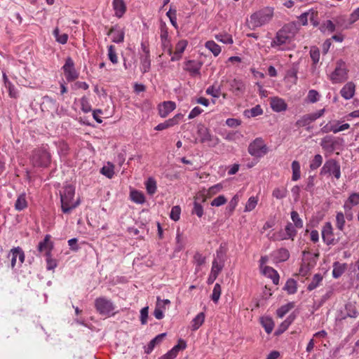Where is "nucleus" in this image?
<instances>
[{
    "label": "nucleus",
    "mask_w": 359,
    "mask_h": 359,
    "mask_svg": "<svg viewBox=\"0 0 359 359\" xmlns=\"http://www.w3.org/2000/svg\"><path fill=\"white\" fill-rule=\"evenodd\" d=\"M316 119L313 117L312 113L307 114L302 116L298 119L295 123V126L298 128L308 126L309 124L315 121Z\"/></svg>",
    "instance_id": "obj_25"
},
{
    "label": "nucleus",
    "mask_w": 359,
    "mask_h": 359,
    "mask_svg": "<svg viewBox=\"0 0 359 359\" xmlns=\"http://www.w3.org/2000/svg\"><path fill=\"white\" fill-rule=\"evenodd\" d=\"M141 61V71L143 74L148 72L151 67L150 55H142L140 57Z\"/></svg>",
    "instance_id": "obj_33"
},
{
    "label": "nucleus",
    "mask_w": 359,
    "mask_h": 359,
    "mask_svg": "<svg viewBox=\"0 0 359 359\" xmlns=\"http://www.w3.org/2000/svg\"><path fill=\"white\" fill-rule=\"evenodd\" d=\"M263 114V110L260 105H256L250 109H246L244 111V115L248 118L255 117Z\"/></svg>",
    "instance_id": "obj_32"
},
{
    "label": "nucleus",
    "mask_w": 359,
    "mask_h": 359,
    "mask_svg": "<svg viewBox=\"0 0 359 359\" xmlns=\"http://www.w3.org/2000/svg\"><path fill=\"white\" fill-rule=\"evenodd\" d=\"M227 200L223 195H220L217 197H216L215 199H213L211 201L210 205L212 206L219 207L221 206L226 203Z\"/></svg>",
    "instance_id": "obj_64"
},
{
    "label": "nucleus",
    "mask_w": 359,
    "mask_h": 359,
    "mask_svg": "<svg viewBox=\"0 0 359 359\" xmlns=\"http://www.w3.org/2000/svg\"><path fill=\"white\" fill-rule=\"evenodd\" d=\"M183 117L182 114H177L174 116L172 118H169L164 121L163 123H161L155 127V130H163L167 129L168 128L172 127L179 123L180 121Z\"/></svg>",
    "instance_id": "obj_15"
},
{
    "label": "nucleus",
    "mask_w": 359,
    "mask_h": 359,
    "mask_svg": "<svg viewBox=\"0 0 359 359\" xmlns=\"http://www.w3.org/2000/svg\"><path fill=\"white\" fill-rule=\"evenodd\" d=\"M290 257V252L286 248H280L279 249L276 255V259L278 262H285Z\"/></svg>",
    "instance_id": "obj_44"
},
{
    "label": "nucleus",
    "mask_w": 359,
    "mask_h": 359,
    "mask_svg": "<svg viewBox=\"0 0 359 359\" xmlns=\"http://www.w3.org/2000/svg\"><path fill=\"white\" fill-rule=\"evenodd\" d=\"M320 29L322 32L327 31L330 33H332L335 31V25L332 20H327L321 25Z\"/></svg>",
    "instance_id": "obj_49"
},
{
    "label": "nucleus",
    "mask_w": 359,
    "mask_h": 359,
    "mask_svg": "<svg viewBox=\"0 0 359 359\" xmlns=\"http://www.w3.org/2000/svg\"><path fill=\"white\" fill-rule=\"evenodd\" d=\"M108 57L113 64H116L118 62L117 55L115 51L114 46L112 45L108 46Z\"/></svg>",
    "instance_id": "obj_62"
},
{
    "label": "nucleus",
    "mask_w": 359,
    "mask_h": 359,
    "mask_svg": "<svg viewBox=\"0 0 359 359\" xmlns=\"http://www.w3.org/2000/svg\"><path fill=\"white\" fill-rule=\"evenodd\" d=\"M221 286L219 283H216L213 287L212 293L211 295V299L215 302L217 303L221 295Z\"/></svg>",
    "instance_id": "obj_54"
},
{
    "label": "nucleus",
    "mask_w": 359,
    "mask_h": 359,
    "mask_svg": "<svg viewBox=\"0 0 359 359\" xmlns=\"http://www.w3.org/2000/svg\"><path fill=\"white\" fill-rule=\"evenodd\" d=\"M295 318V316L294 314H290L280 325L278 329V332L282 333L285 331L288 327L291 325V323L294 321Z\"/></svg>",
    "instance_id": "obj_46"
},
{
    "label": "nucleus",
    "mask_w": 359,
    "mask_h": 359,
    "mask_svg": "<svg viewBox=\"0 0 359 359\" xmlns=\"http://www.w3.org/2000/svg\"><path fill=\"white\" fill-rule=\"evenodd\" d=\"M310 57L313 61V65H316L319 62L320 60V50L316 47H312L310 50Z\"/></svg>",
    "instance_id": "obj_56"
},
{
    "label": "nucleus",
    "mask_w": 359,
    "mask_h": 359,
    "mask_svg": "<svg viewBox=\"0 0 359 359\" xmlns=\"http://www.w3.org/2000/svg\"><path fill=\"white\" fill-rule=\"evenodd\" d=\"M74 194L75 189L71 185L66 186L62 192L60 193L61 208L64 213H69L79 205V201L72 202Z\"/></svg>",
    "instance_id": "obj_3"
},
{
    "label": "nucleus",
    "mask_w": 359,
    "mask_h": 359,
    "mask_svg": "<svg viewBox=\"0 0 359 359\" xmlns=\"http://www.w3.org/2000/svg\"><path fill=\"white\" fill-rule=\"evenodd\" d=\"M263 273L270 278L273 284L278 285L279 283V274L273 268L268 266H264L263 269Z\"/></svg>",
    "instance_id": "obj_22"
},
{
    "label": "nucleus",
    "mask_w": 359,
    "mask_h": 359,
    "mask_svg": "<svg viewBox=\"0 0 359 359\" xmlns=\"http://www.w3.org/2000/svg\"><path fill=\"white\" fill-rule=\"evenodd\" d=\"M344 144V140L342 138L334 137L331 135H327L323 137L320 142L322 148L330 152H332L337 149H341Z\"/></svg>",
    "instance_id": "obj_8"
},
{
    "label": "nucleus",
    "mask_w": 359,
    "mask_h": 359,
    "mask_svg": "<svg viewBox=\"0 0 359 359\" xmlns=\"http://www.w3.org/2000/svg\"><path fill=\"white\" fill-rule=\"evenodd\" d=\"M27 206V202L26 201L25 194H22L18 196L15 201V208L18 211H21L26 208Z\"/></svg>",
    "instance_id": "obj_35"
},
{
    "label": "nucleus",
    "mask_w": 359,
    "mask_h": 359,
    "mask_svg": "<svg viewBox=\"0 0 359 359\" xmlns=\"http://www.w3.org/2000/svg\"><path fill=\"white\" fill-rule=\"evenodd\" d=\"M320 94L316 90H310L308 93L306 100L310 103H316L320 99Z\"/></svg>",
    "instance_id": "obj_52"
},
{
    "label": "nucleus",
    "mask_w": 359,
    "mask_h": 359,
    "mask_svg": "<svg viewBox=\"0 0 359 359\" xmlns=\"http://www.w3.org/2000/svg\"><path fill=\"white\" fill-rule=\"evenodd\" d=\"M273 16V10L265 8L251 15L250 20L248 21V27L251 29H255L266 23L269 22Z\"/></svg>",
    "instance_id": "obj_1"
},
{
    "label": "nucleus",
    "mask_w": 359,
    "mask_h": 359,
    "mask_svg": "<svg viewBox=\"0 0 359 359\" xmlns=\"http://www.w3.org/2000/svg\"><path fill=\"white\" fill-rule=\"evenodd\" d=\"M291 219L294 223L292 224L294 225V227L298 229H301L303 227V221L299 217V215L297 211L293 210L291 212Z\"/></svg>",
    "instance_id": "obj_47"
},
{
    "label": "nucleus",
    "mask_w": 359,
    "mask_h": 359,
    "mask_svg": "<svg viewBox=\"0 0 359 359\" xmlns=\"http://www.w3.org/2000/svg\"><path fill=\"white\" fill-rule=\"evenodd\" d=\"M294 307V302H289L285 305H283L277 310V316L282 318L291 309Z\"/></svg>",
    "instance_id": "obj_36"
},
{
    "label": "nucleus",
    "mask_w": 359,
    "mask_h": 359,
    "mask_svg": "<svg viewBox=\"0 0 359 359\" xmlns=\"http://www.w3.org/2000/svg\"><path fill=\"white\" fill-rule=\"evenodd\" d=\"M257 198L254 197V196H251L246 205H245V212H250L252 211V210H254L257 204Z\"/></svg>",
    "instance_id": "obj_59"
},
{
    "label": "nucleus",
    "mask_w": 359,
    "mask_h": 359,
    "mask_svg": "<svg viewBox=\"0 0 359 359\" xmlns=\"http://www.w3.org/2000/svg\"><path fill=\"white\" fill-rule=\"evenodd\" d=\"M261 324L267 334H270L273 331L274 323L271 318L262 317L261 318Z\"/></svg>",
    "instance_id": "obj_30"
},
{
    "label": "nucleus",
    "mask_w": 359,
    "mask_h": 359,
    "mask_svg": "<svg viewBox=\"0 0 359 359\" xmlns=\"http://www.w3.org/2000/svg\"><path fill=\"white\" fill-rule=\"evenodd\" d=\"M147 191L149 195H153L157 189L156 182L154 178H149L145 183Z\"/></svg>",
    "instance_id": "obj_41"
},
{
    "label": "nucleus",
    "mask_w": 359,
    "mask_h": 359,
    "mask_svg": "<svg viewBox=\"0 0 359 359\" xmlns=\"http://www.w3.org/2000/svg\"><path fill=\"white\" fill-rule=\"evenodd\" d=\"M205 46L215 56H217L221 53L220 46L213 41H207Z\"/></svg>",
    "instance_id": "obj_39"
},
{
    "label": "nucleus",
    "mask_w": 359,
    "mask_h": 359,
    "mask_svg": "<svg viewBox=\"0 0 359 359\" xmlns=\"http://www.w3.org/2000/svg\"><path fill=\"white\" fill-rule=\"evenodd\" d=\"M270 105L271 109L276 112L284 111L287 109V105L285 100L278 97L271 98Z\"/></svg>",
    "instance_id": "obj_17"
},
{
    "label": "nucleus",
    "mask_w": 359,
    "mask_h": 359,
    "mask_svg": "<svg viewBox=\"0 0 359 359\" xmlns=\"http://www.w3.org/2000/svg\"><path fill=\"white\" fill-rule=\"evenodd\" d=\"M307 12L309 13V20L314 27H317L319 25L318 12L313 9H310Z\"/></svg>",
    "instance_id": "obj_60"
},
{
    "label": "nucleus",
    "mask_w": 359,
    "mask_h": 359,
    "mask_svg": "<svg viewBox=\"0 0 359 359\" xmlns=\"http://www.w3.org/2000/svg\"><path fill=\"white\" fill-rule=\"evenodd\" d=\"M163 310V306H161L160 297H158L156 308L154 311V316L156 319L161 320L164 317Z\"/></svg>",
    "instance_id": "obj_51"
},
{
    "label": "nucleus",
    "mask_w": 359,
    "mask_h": 359,
    "mask_svg": "<svg viewBox=\"0 0 359 359\" xmlns=\"http://www.w3.org/2000/svg\"><path fill=\"white\" fill-rule=\"evenodd\" d=\"M201 63L194 60H188L184 64V70L189 72L191 74H199Z\"/></svg>",
    "instance_id": "obj_23"
},
{
    "label": "nucleus",
    "mask_w": 359,
    "mask_h": 359,
    "mask_svg": "<svg viewBox=\"0 0 359 359\" xmlns=\"http://www.w3.org/2000/svg\"><path fill=\"white\" fill-rule=\"evenodd\" d=\"M322 238L323 242L327 245H333L337 241L334 239L333 228L332 224L329 222H326L322 228Z\"/></svg>",
    "instance_id": "obj_12"
},
{
    "label": "nucleus",
    "mask_w": 359,
    "mask_h": 359,
    "mask_svg": "<svg viewBox=\"0 0 359 359\" xmlns=\"http://www.w3.org/2000/svg\"><path fill=\"white\" fill-rule=\"evenodd\" d=\"M95 307L97 311L102 316H114L115 312V306L114 303L104 297H100L95 300Z\"/></svg>",
    "instance_id": "obj_5"
},
{
    "label": "nucleus",
    "mask_w": 359,
    "mask_h": 359,
    "mask_svg": "<svg viewBox=\"0 0 359 359\" xmlns=\"http://www.w3.org/2000/svg\"><path fill=\"white\" fill-rule=\"evenodd\" d=\"M186 347V341L183 339H180L177 345L158 359H174L177 357L179 351L185 349Z\"/></svg>",
    "instance_id": "obj_14"
},
{
    "label": "nucleus",
    "mask_w": 359,
    "mask_h": 359,
    "mask_svg": "<svg viewBox=\"0 0 359 359\" xmlns=\"http://www.w3.org/2000/svg\"><path fill=\"white\" fill-rule=\"evenodd\" d=\"M165 336L166 333H161L160 334H158L156 337L151 339L150 342L148 344L147 346L145 347L144 352L147 354H149L154 350L155 346L156 344H160Z\"/></svg>",
    "instance_id": "obj_24"
},
{
    "label": "nucleus",
    "mask_w": 359,
    "mask_h": 359,
    "mask_svg": "<svg viewBox=\"0 0 359 359\" xmlns=\"http://www.w3.org/2000/svg\"><path fill=\"white\" fill-rule=\"evenodd\" d=\"M230 90L235 93L236 95L243 94L245 91V84L241 80L234 79L229 81Z\"/></svg>",
    "instance_id": "obj_20"
},
{
    "label": "nucleus",
    "mask_w": 359,
    "mask_h": 359,
    "mask_svg": "<svg viewBox=\"0 0 359 359\" xmlns=\"http://www.w3.org/2000/svg\"><path fill=\"white\" fill-rule=\"evenodd\" d=\"M323 163V157L320 154H316L314 156L313 160L310 163V168L313 170L318 168Z\"/></svg>",
    "instance_id": "obj_53"
},
{
    "label": "nucleus",
    "mask_w": 359,
    "mask_h": 359,
    "mask_svg": "<svg viewBox=\"0 0 359 359\" xmlns=\"http://www.w3.org/2000/svg\"><path fill=\"white\" fill-rule=\"evenodd\" d=\"M248 151L252 156L261 158L267 154L268 147L262 137H257L250 143Z\"/></svg>",
    "instance_id": "obj_6"
},
{
    "label": "nucleus",
    "mask_w": 359,
    "mask_h": 359,
    "mask_svg": "<svg viewBox=\"0 0 359 359\" xmlns=\"http://www.w3.org/2000/svg\"><path fill=\"white\" fill-rule=\"evenodd\" d=\"M355 86L353 82H348L340 90L341 95L345 100H350L355 94Z\"/></svg>",
    "instance_id": "obj_19"
},
{
    "label": "nucleus",
    "mask_w": 359,
    "mask_h": 359,
    "mask_svg": "<svg viewBox=\"0 0 359 359\" xmlns=\"http://www.w3.org/2000/svg\"><path fill=\"white\" fill-rule=\"evenodd\" d=\"M215 38L217 41L225 43V44H231L233 43V39L230 34H219L215 36Z\"/></svg>",
    "instance_id": "obj_55"
},
{
    "label": "nucleus",
    "mask_w": 359,
    "mask_h": 359,
    "mask_svg": "<svg viewBox=\"0 0 359 359\" xmlns=\"http://www.w3.org/2000/svg\"><path fill=\"white\" fill-rule=\"evenodd\" d=\"M243 135L241 134L239 131H232L229 133L226 137H224L225 140L228 141H236L238 140H240L243 138Z\"/></svg>",
    "instance_id": "obj_58"
},
{
    "label": "nucleus",
    "mask_w": 359,
    "mask_h": 359,
    "mask_svg": "<svg viewBox=\"0 0 359 359\" xmlns=\"http://www.w3.org/2000/svg\"><path fill=\"white\" fill-rule=\"evenodd\" d=\"M65 75L67 81H73L79 77V73L74 68V62L72 57H68L65 60V64L62 67Z\"/></svg>",
    "instance_id": "obj_11"
},
{
    "label": "nucleus",
    "mask_w": 359,
    "mask_h": 359,
    "mask_svg": "<svg viewBox=\"0 0 359 359\" xmlns=\"http://www.w3.org/2000/svg\"><path fill=\"white\" fill-rule=\"evenodd\" d=\"M290 294H293L297 292V282L292 278H290L287 280L284 288Z\"/></svg>",
    "instance_id": "obj_34"
},
{
    "label": "nucleus",
    "mask_w": 359,
    "mask_h": 359,
    "mask_svg": "<svg viewBox=\"0 0 359 359\" xmlns=\"http://www.w3.org/2000/svg\"><path fill=\"white\" fill-rule=\"evenodd\" d=\"M191 213L196 215L198 217H201L204 214L203 208L201 204L195 201Z\"/></svg>",
    "instance_id": "obj_63"
},
{
    "label": "nucleus",
    "mask_w": 359,
    "mask_h": 359,
    "mask_svg": "<svg viewBox=\"0 0 359 359\" xmlns=\"http://www.w3.org/2000/svg\"><path fill=\"white\" fill-rule=\"evenodd\" d=\"M296 227L294 226V225L291 222H288L285 227V234L287 239H291L292 241L294 240V237L296 236L297 231L295 229Z\"/></svg>",
    "instance_id": "obj_37"
},
{
    "label": "nucleus",
    "mask_w": 359,
    "mask_h": 359,
    "mask_svg": "<svg viewBox=\"0 0 359 359\" xmlns=\"http://www.w3.org/2000/svg\"><path fill=\"white\" fill-rule=\"evenodd\" d=\"M176 107V104L172 101H166L163 102L162 104L159 105L158 111L159 115L165 118L166 117L171 111H172Z\"/></svg>",
    "instance_id": "obj_18"
},
{
    "label": "nucleus",
    "mask_w": 359,
    "mask_h": 359,
    "mask_svg": "<svg viewBox=\"0 0 359 359\" xmlns=\"http://www.w3.org/2000/svg\"><path fill=\"white\" fill-rule=\"evenodd\" d=\"M346 270V264L336 262L333 264L332 276L334 278H339Z\"/></svg>",
    "instance_id": "obj_29"
},
{
    "label": "nucleus",
    "mask_w": 359,
    "mask_h": 359,
    "mask_svg": "<svg viewBox=\"0 0 359 359\" xmlns=\"http://www.w3.org/2000/svg\"><path fill=\"white\" fill-rule=\"evenodd\" d=\"M293 29L294 27L290 25L283 27L282 29L277 32L275 38L271 41V46L272 48L280 47L289 43L294 34L292 32Z\"/></svg>",
    "instance_id": "obj_4"
},
{
    "label": "nucleus",
    "mask_w": 359,
    "mask_h": 359,
    "mask_svg": "<svg viewBox=\"0 0 359 359\" xmlns=\"http://www.w3.org/2000/svg\"><path fill=\"white\" fill-rule=\"evenodd\" d=\"M100 172L106 176L107 177H108L109 179H111L113 177L114 175V165L109 163H108V165L107 166H103L101 170H100Z\"/></svg>",
    "instance_id": "obj_48"
},
{
    "label": "nucleus",
    "mask_w": 359,
    "mask_h": 359,
    "mask_svg": "<svg viewBox=\"0 0 359 359\" xmlns=\"http://www.w3.org/2000/svg\"><path fill=\"white\" fill-rule=\"evenodd\" d=\"M345 217L343 212H338L336 215V226L340 231H343L345 226Z\"/></svg>",
    "instance_id": "obj_50"
},
{
    "label": "nucleus",
    "mask_w": 359,
    "mask_h": 359,
    "mask_svg": "<svg viewBox=\"0 0 359 359\" xmlns=\"http://www.w3.org/2000/svg\"><path fill=\"white\" fill-rule=\"evenodd\" d=\"M197 134L201 143H208L209 146H215L218 142V139L211 135L209 129L202 124L198 125Z\"/></svg>",
    "instance_id": "obj_9"
},
{
    "label": "nucleus",
    "mask_w": 359,
    "mask_h": 359,
    "mask_svg": "<svg viewBox=\"0 0 359 359\" xmlns=\"http://www.w3.org/2000/svg\"><path fill=\"white\" fill-rule=\"evenodd\" d=\"M206 94L212 95L214 97H219L220 96V87L215 86H209L205 91Z\"/></svg>",
    "instance_id": "obj_61"
},
{
    "label": "nucleus",
    "mask_w": 359,
    "mask_h": 359,
    "mask_svg": "<svg viewBox=\"0 0 359 359\" xmlns=\"http://www.w3.org/2000/svg\"><path fill=\"white\" fill-rule=\"evenodd\" d=\"M113 8L115 11V15L117 18H121L126 11V5L123 0H113Z\"/></svg>",
    "instance_id": "obj_21"
},
{
    "label": "nucleus",
    "mask_w": 359,
    "mask_h": 359,
    "mask_svg": "<svg viewBox=\"0 0 359 359\" xmlns=\"http://www.w3.org/2000/svg\"><path fill=\"white\" fill-rule=\"evenodd\" d=\"M109 35L111 36V39L114 43H119L124 41L125 32L123 29L117 25L110 29Z\"/></svg>",
    "instance_id": "obj_16"
},
{
    "label": "nucleus",
    "mask_w": 359,
    "mask_h": 359,
    "mask_svg": "<svg viewBox=\"0 0 359 359\" xmlns=\"http://www.w3.org/2000/svg\"><path fill=\"white\" fill-rule=\"evenodd\" d=\"M205 313L203 312L199 313L191 321V330H197L204 323Z\"/></svg>",
    "instance_id": "obj_28"
},
{
    "label": "nucleus",
    "mask_w": 359,
    "mask_h": 359,
    "mask_svg": "<svg viewBox=\"0 0 359 359\" xmlns=\"http://www.w3.org/2000/svg\"><path fill=\"white\" fill-rule=\"evenodd\" d=\"M53 36H55L56 41L61 43V44H65L67 42L68 40V35L67 34L63 33L60 34V30L57 27H56L53 32Z\"/></svg>",
    "instance_id": "obj_42"
},
{
    "label": "nucleus",
    "mask_w": 359,
    "mask_h": 359,
    "mask_svg": "<svg viewBox=\"0 0 359 359\" xmlns=\"http://www.w3.org/2000/svg\"><path fill=\"white\" fill-rule=\"evenodd\" d=\"M31 163L36 168H47L51 162V155L45 147L36 148L32 151Z\"/></svg>",
    "instance_id": "obj_2"
},
{
    "label": "nucleus",
    "mask_w": 359,
    "mask_h": 359,
    "mask_svg": "<svg viewBox=\"0 0 359 359\" xmlns=\"http://www.w3.org/2000/svg\"><path fill=\"white\" fill-rule=\"evenodd\" d=\"M339 163L334 159L330 158L325 161L323 165L320 174L321 175H334L336 179H339L341 177Z\"/></svg>",
    "instance_id": "obj_7"
},
{
    "label": "nucleus",
    "mask_w": 359,
    "mask_h": 359,
    "mask_svg": "<svg viewBox=\"0 0 359 359\" xmlns=\"http://www.w3.org/2000/svg\"><path fill=\"white\" fill-rule=\"evenodd\" d=\"M50 236L46 235L44 239L39 242L38 245V250L39 252H46V254H50L52 248V243L50 241Z\"/></svg>",
    "instance_id": "obj_27"
},
{
    "label": "nucleus",
    "mask_w": 359,
    "mask_h": 359,
    "mask_svg": "<svg viewBox=\"0 0 359 359\" xmlns=\"http://www.w3.org/2000/svg\"><path fill=\"white\" fill-rule=\"evenodd\" d=\"M226 259V252L220 247L216 252V256L212 262H217L218 264H224Z\"/></svg>",
    "instance_id": "obj_45"
},
{
    "label": "nucleus",
    "mask_w": 359,
    "mask_h": 359,
    "mask_svg": "<svg viewBox=\"0 0 359 359\" xmlns=\"http://www.w3.org/2000/svg\"><path fill=\"white\" fill-rule=\"evenodd\" d=\"M8 258L11 257V268L13 269L17 264L18 259L19 261V263H18L19 266H21V264L24 262L25 253L21 248H20V247L13 248V249L11 250V251L8 255Z\"/></svg>",
    "instance_id": "obj_13"
},
{
    "label": "nucleus",
    "mask_w": 359,
    "mask_h": 359,
    "mask_svg": "<svg viewBox=\"0 0 359 359\" xmlns=\"http://www.w3.org/2000/svg\"><path fill=\"white\" fill-rule=\"evenodd\" d=\"M346 74L345 63L339 61L337 62L334 71L330 75V79L334 83H341L346 79Z\"/></svg>",
    "instance_id": "obj_10"
},
{
    "label": "nucleus",
    "mask_w": 359,
    "mask_h": 359,
    "mask_svg": "<svg viewBox=\"0 0 359 359\" xmlns=\"http://www.w3.org/2000/svg\"><path fill=\"white\" fill-rule=\"evenodd\" d=\"M287 190L285 187H277L275 188L272 192L273 197L276 199H283L287 196Z\"/></svg>",
    "instance_id": "obj_43"
},
{
    "label": "nucleus",
    "mask_w": 359,
    "mask_h": 359,
    "mask_svg": "<svg viewBox=\"0 0 359 359\" xmlns=\"http://www.w3.org/2000/svg\"><path fill=\"white\" fill-rule=\"evenodd\" d=\"M359 203V193H353L350 195L348 200L344 205L345 211L351 210L353 205H357Z\"/></svg>",
    "instance_id": "obj_26"
},
{
    "label": "nucleus",
    "mask_w": 359,
    "mask_h": 359,
    "mask_svg": "<svg viewBox=\"0 0 359 359\" xmlns=\"http://www.w3.org/2000/svg\"><path fill=\"white\" fill-rule=\"evenodd\" d=\"M130 196V199L137 204H142L145 201L144 194L142 192L138 191L137 190L131 191Z\"/></svg>",
    "instance_id": "obj_31"
},
{
    "label": "nucleus",
    "mask_w": 359,
    "mask_h": 359,
    "mask_svg": "<svg viewBox=\"0 0 359 359\" xmlns=\"http://www.w3.org/2000/svg\"><path fill=\"white\" fill-rule=\"evenodd\" d=\"M323 280V276L320 273H316L313 276L311 282L309 284L307 290L312 291L316 289Z\"/></svg>",
    "instance_id": "obj_38"
},
{
    "label": "nucleus",
    "mask_w": 359,
    "mask_h": 359,
    "mask_svg": "<svg viewBox=\"0 0 359 359\" xmlns=\"http://www.w3.org/2000/svg\"><path fill=\"white\" fill-rule=\"evenodd\" d=\"M292 180L297 181L300 178V176H301L300 164L298 161H294L292 163Z\"/></svg>",
    "instance_id": "obj_40"
},
{
    "label": "nucleus",
    "mask_w": 359,
    "mask_h": 359,
    "mask_svg": "<svg viewBox=\"0 0 359 359\" xmlns=\"http://www.w3.org/2000/svg\"><path fill=\"white\" fill-rule=\"evenodd\" d=\"M181 208L179 205L173 206L170 213V217L172 220L177 222L180 218Z\"/></svg>",
    "instance_id": "obj_57"
}]
</instances>
